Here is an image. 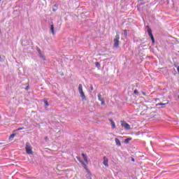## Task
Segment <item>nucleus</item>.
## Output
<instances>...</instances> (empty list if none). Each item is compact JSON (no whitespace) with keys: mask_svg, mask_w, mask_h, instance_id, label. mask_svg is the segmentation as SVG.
Wrapping results in <instances>:
<instances>
[{"mask_svg":"<svg viewBox=\"0 0 179 179\" xmlns=\"http://www.w3.org/2000/svg\"><path fill=\"white\" fill-rule=\"evenodd\" d=\"M113 43V47L115 48H118V47H120V34L118 33L116 34Z\"/></svg>","mask_w":179,"mask_h":179,"instance_id":"nucleus-1","label":"nucleus"},{"mask_svg":"<svg viewBox=\"0 0 179 179\" xmlns=\"http://www.w3.org/2000/svg\"><path fill=\"white\" fill-rule=\"evenodd\" d=\"M25 150H26L27 155H33V148L31 147V145H30L29 143H26Z\"/></svg>","mask_w":179,"mask_h":179,"instance_id":"nucleus-2","label":"nucleus"},{"mask_svg":"<svg viewBox=\"0 0 179 179\" xmlns=\"http://www.w3.org/2000/svg\"><path fill=\"white\" fill-rule=\"evenodd\" d=\"M78 92L82 100H85L86 99V96L85 95V92H83V87L82 86V84H79L78 85Z\"/></svg>","mask_w":179,"mask_h":179,"instance_id":"nucleus-3","label":"nucleus"},{"mask_svg":"<svg viewBox=\"0 0 179 179\" xmlns=\"http://www.w3.org/2000/svg\"><path fill=\"white\" fill-rule=\"evenodd\" d=\"M148 35L150 36L152 41V44H155V37L153 36V34H152V29L148 26Z\"/></svg>","mask_w":179,"mask_h":179,"instance_id":"nucleus-4","label":"nucleus"},{"mask_svg":"<svg viewBox=\"0 0 179 179\" xmlns=\"http://www.w3.org/2000/svg\"><path fill=\"white\" fill-rule=\"evenodd\" d=\"M122 127H123L124 128V129H131V126L129 125V124L123 122L122 123Z\"/></svg>","mask_w":179,"mask_h":179,"instance_id":"nucleus-5","label":"nucleus"},{"mask_svg":"<svg viewBox=\"0 0 179 179\" xmlns=\"http://www.w3.org/2000/svg\"><path fill=\"white\" fill-rule=\"evenodd\" d=\"M80 163L83 166V167L85 169V170H86V171L87 172L88 174H91L90 171H89V169L87 168V166L86 165V164H85L83 162V161H80Z\"/></svg>","mask_w":179,"mask_h":179,"instance_id":"nucleus-6","label":"nucleus"},{"mask_svg":"<svg viewBox=\"0 0 179 179\" xmlns=\"http://www.w3.org/2000/svg\"><path fill=\"white\" fill-rule=\"evenodd\" d=\"M103 164L106 167H108V158L106 157H103Z\"/></svg>","mask_w":179,"mask_h":179,"instance_id":"nucleus-7","label":"nucleus"},{"mask_svg":"<svg viewBox=\"0 0 179 179\" xmlns=\"http://www.w3.org/2000/svg\"><path fill=\"white\" fill-rule=\"evenodd\" d=\"M82 156L84 159V161L85 162V163L87 164H89V161L87 160V156L86 155H85L84 153L82 154Z\"/></svg>","mask_w":179,"mask_h":179,"instance_id":"nucleus-8","label":"nucleus"},{"mask_svg":"<svg viewBox=\"0 0 179 179\" xmlns=\"http://www.w3.org/2000/svg\"><path fill=\"white\" fill-rule=\"evenodd\" d=\"M115 142L117 146L118 147L121 146V141H120V139H118L117 138H115Z\"/></svg>","mask_w":179,"mask_h":179,"instance_id":"nucleus-9","label":"nucleus"},{"mask_svg":"<svg viewBox=\"0 0 179 179\" xmlns=\"http://www.w3.org/2000/svg\"><path fill=\"white\" fill-rule=\"evenodd\" d=\"M109 121L112 125V127L115 128V122H114V120H113L112 119H109Z\"/></svg>","mask_w":179,"mask_h":179,"instance_id":"nucleus-10","label":"nucleus"},{"mask_svg":"<svg viewBox=\"0 0 179 179\" xmlns=\"http://www.w3.org/2000/svg\"><path fill=\"white\" fill-rule=\"evenodd\" d=\"M50 31H51V33L53 34V36H55V31H54V25L53 24L50 25Z\"/></svg>","mask_w":179,"mask_h":179,"instance_id":"nucleus-11","label":"nucleus"},{"mask_svg":"<svg viewBox=\"0 0 179 179\" xmlns=\"http://www.w3.org/2000/svg\"><path fill=\"white\" fill-rule=\"evenodd\" d=\"M43 101L46 107H48V106H50V103H48V101L47 99H44Z\"/></svg>","mask_w":179,"mask_h":179,"instance_id":"nucleus-12","label":"nucleus"},{"mask_svg":"<svg viewBox=\"0 0 179 179\" xmlns=\"http://www.w3.org/2000/svg\"><path fill=\"white\" fill-rule=\"evenodd\" d=\"M104 99L101 98V94H98V100H99V101H101V100H103Z\"/></svg>","mask_w":179,"mask_h":179,"instance_id":"nucleus-13","label":"nucleus"},{"mask_svg":"<svg viewBox=\"0 0 179 179\" xmlns=\"http://www.w3.org/2000/svg\"><path fill=\"white\" fill-rule=\"evenodd\" d=\"M16 136V134H13L9 136V139H13Z\"/></svg>","mask_w":179,"mask_h":179,"instance_id":"nucleus-14","label":"nucleus"},{"mask_svg":"<svg viewBox=\"0 0 179 179\" xmlns=\"http://www.w3.org/2000/svg\"><path fill=\"white\" fill-rule=\"evenodd\" d=\"M36 50L39 54V55H41L43 53L41 52V50L40 49V48H36Z\"/></svg>","mask_w":179,"mask_h":179,"instance_id":"nucleus-15","label":"nucleus"},{"mask_svg":"<svg viewBox=\"0 0 179 179\" xmlns=\"http://www.w3.org/2000/svg\"><path fill=\"white\" fill-rule=\"evenodd\" d=\"M166 104H169V101H167V102L165 103H159L157 104V106H166Z\"/></svg>","mask_w":179,"mask_h":179,"instance_id":"nucleus-16","label":"nucleus"},{"mask_svg":"<svg viewBox=\"0 0 179 179\" xmlns=\"http://www.w3.org/2000/svg\"><path fill=\"white\" fill-rule=\"evenodd\" d=\"M100 101H101V106H104L106 104V101H104V99H102Z\"/></svg>","mask_w":179,"mask_h":179,"instance_id":"nucleus-17","label":"nucleus"},{"mask_svg":"<svg viewBox=\"0 0 179 179\" xmlns=\"http://www.w3.org/2000/svg\"><path fill=\"white\" fill-rule=\"evenodd\" d=\"M41 55V58H42V59L43 61H45V57H44V55H43V53L41 55Z\"/></svg>","mask_w":179,"mask_h":179,"instance_id":"nucleus-18","label":"nucleus"},{"mask_svg":"<svg viewBox=\"0 0 179 179\" xmlns=\"http://www.w3.org/2000/svg\"><path fill=\"white\" fill-rule=\"evenodd\" d=\"M134 93V94H139V92L138 91V90H135Z\"/></svg>","mask_w":179,"mask_h":179,"instance_id":"nucleus-19","label":"nucleus"},{"mask_svg":"<svg viewBox=\"0 0 179 179\" xmlns=\"http://www.w3.org/2000/svg\"><path fill=\"white\" fill-rule=\"evenodd\" d=\"M22 129H24V127H19L17 131H22Z\"/></svg>","mask_w":179,"mask_h":179,"instance_id":"nucleus-20","label":"nucleus"},{"mask_svg":"<svg viewBox=\"0 0 179 179\" xmlns=\"http://www.w3.org/2000/svg\"><path fill=\"white\" fill-rule=\"evenodd\" d=\"M129 141H131V138H127L124 140V142H126V143H128V142H129Z\"/></svg>","mask_w":179,"mask_h":179,"instance_id":"nucleus-21","label":"nucleus"},{"mask_svg":"<svg viewBox=\"0 0 179 179\" xmlns=\"http://www.w3.org/2000/svg\"><path fill=\"white\" fill-rule=\"evenodd\" d=\"M76 159L78 160V162H80H80H83L82 159H80V157H77Z\"/></svg>","mask_w":179,"mask_h":179,"instance_id":"nucleus-22","label":"nucleus"},{"mask_svg":"<svg viewBox=\"0 0 179 179\" xmlns=\"http://www.w3.org/2000/svg\"><path fill=\"white\" fill-rule=\"evenodd\" d=\"M95 65H96V66H100V63L96 62V63H95Z\"/></svg>","mask_w":179,"mask_h":179,"instance_id":"nucleus-23","label":"nucleus"},{"mask_svg":"<svg viewBox=\"0 0 179 179\" xmlns=\"http://www.w3.org/2000/svg\"><path fill=\"white\" fill-rule=\"evenodd\" d=\"M142 94H143V96H147V95H146V92H142Z\"/></svg>","mask_w":179,"mask_h":179,"instance_id":"nucleus-24","label":"nucleus"},{"mask_svg":"<svg viewBox=\"0 0 179 179\" xmlns=\"http://www.w3.org/2000/svg\"><path fill=\"white\" fill-rule=\"evenodd\" d=\"M29 89H30V87H29V85L25 88V90H29Z\"/></svg>","mask_w":179,"mask_h":179,"instance_id":"nucleus-25","label":"nucleus"},{"mask_svg":"<svg viewBox=\"0 0 179 179\" xmlns=\"http://www.w3.org/2000/svg\"><path fill=\"white\" fill-rule=\"evenodd\" d=\"M45 141H48V137H45Z\"/></svg>","mask_w":179,"mask_h":179,"instance_id":"nucleus-26","label":"nucleus"},{"mask_svg":"<svg viewBox=\"0 0 179 179\" xmlns=\"http://www.w3.org/2000/svg\"><path fill=\"white\" fill-rule=\"evenodd\" d=\"M125 36L127 37V30H124Z\"/></svg>","mask_w":179,"mask_h":179,"instance_id":"nucleus-27","label":"nucleus"},{"mask_svg":"<svg viewBox=\"0 0 179 179\" xmlns=\"http://www.w3.org/2000/svg\"><path fill=\"white\" fill-rule=\"evenodd\" d=\"M131 162H135V159L132 158Z\"/></svg>","mask_w":179,"mask_h":179,"instance_id":"nucleus-28","label":"nucleus"},{"mask_svg":"<svg viewBox=\"0 0 179 179\" xmlns=\"http://www.w3.org/2000/svg\"><path fill=\"white\" fill-rule=\"evenodd\" d=\"M178 99H179V95L178 96Z\"/></svg>","mask_w":179,"mask_h":179,"instance_id":"nucleus-29","label":"nucleus"},{"mask_svg":"<svg viewBox=\"0 0 179 179\" xmlns=\"http://www.w3.org/2000/svg\"><path fill=\"white\" fill-rule=\"evenodd\" d=\"M0 58H1V55H0Z\"/></svg>","mask_w":179,"mask_h":179,"instance_id":"nucleus-30","label":"nucleus"}]
</instances>
